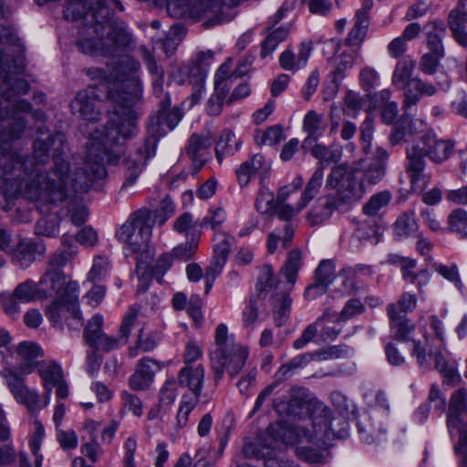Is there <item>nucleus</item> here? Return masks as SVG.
<instances>
[{
	"instance_id": "nucleus-1",
	"label": "nucleus",
	"mask_w": 467,
	"mask_h": 467,
	"mask_svg": "<svg viewBox=\"0 0 467 467\" xmlns=\"http://www.w3.org/2000/svg\"><path fill=\"white\" fill-rule=\"evenodd\" d=\"M136 127L132 122L125 123L118 128L112 121L104 133V141L90 140L88 146L86 161L83 167L77 169L68 179L56 182L47 177L45 188H33L30 195L26 196L37 203L42 213H47L51 207L63 205L66 215L70 217L75 225L83 224L88 218V211L82 203L78 192H87L91 188H97L98 182L107 177L104 162L115 165L120 162L124 153V144L133 138Z\"/></svg>"
},
{
	"instance_id": "nucleus-2",
	"label": "nucleus",
	"mask_w": 467,
	"mask_h": 467,
	"mask_svg": "<svg viewBox=\"0 0 467 467\" xmlns=\"http://www.w3.org/2000/svg\"><path fill=\"white\" fill-rule=\"evenodd\" d=\"M0 68L5 74L3 88L0 91V191L6 200L16 196L21 190V182L16 178L8 177L15 169L24 170L32 173V160L28 157L21 159L12 152V142L19 140L26 127V121L22 114L29 113L32 109L30 102L20 99L15 104L16 97L25 95L29 91L28 82L17 76L23 75L26 69L21 56L9 59L7 55L0 52Z\"/></svg>"
},
{
	"instance_id": "nucleus-3",
	"label": "nucleus",
	"mask_w": 467,
	"mask_h": 467,
	"mask_svg": "<svg viewBox=\"0 0 467 467\" xmlns=\"http://www.w3.org/2000/svg\"><path fill=\"white\" fill-rule=\"evenodd\" d=\"M140 70V64L134 57L123 56L119 58L111 73V77L118 82V86L110 88L108 93L109 99L116 103L119 109H115L101 130H97L91 134L94 140L104 141V133L112 121L118 128H122L125 123L132 122L136 127L133 137L138 134V113L134 107L140 103L143 95L142 84L138 75Z\"/></svg>"
},
{
	"instance_id": "nucleus-4",
	"label": "nucleus",
	"mask_w": 467,
	"mask_h": 467,
	"mask_svg": "<svg viewBox=\"0 0 467 467\" xmlns=\"http://www.w3.org/2000/svg\"><path fill=\"white\" fill-rule=\"evenodd\" d=\"M182 118V111L177 108H171V98L166 93L159 101V109L151 115L147 122L146 130L148 137L144 143L128 156L121 157V164L125 180L121 189L132 186L142 172L147 161L156 152L158 140L165 136L169 130H172ZM125 149V145L123 146Z\"/></svg>"
},
{
	"instance_id": "nucleus-5",
	"label": "nucleus",
	"mask_w": 467,
	"mask_h": 467,
	"mask_svg": "<svg viewBox=\"0 0 467 467\" xmlns=\"http://www.w3.org/2000/svg\"><path fill=\"white\" fill-rule=\"evenodd\" d=\"M53 148V167L49 171L37 172L34 178L26 184L25 195H30L31 190L36 188L41 190L47 185V177L51 178L54 182L68 179L70 175V166L66 160L68 147L64 133H50L45 126H39L36 129V139L33 144V161L36 165H44L49 160V151Z\"/></svg>"
},
{
	"instance_id": "nucleus-6",
	"label": "nucleus",
	"mask_w": 467,
	"mask_h": 467,
	"mask_svg": "<svg viewBox=\"0 0 467 467\" xmlns=\"http://www.w3.org/2000/svg\"><path fill=\"white\" fill-rule=\"evenodd\" d=\"M326 187L336 190L337 197L327 196L323 203L319 202L307 213V220L312 225L321 223L328 219L332 212L338 208V203H353L359 201L365 187L359 176L358 167L341 163L334 166L327 177Z\"/></svg>"
},
{
	"instance_id": "nucleus-7",
	"label": "nucleus",
	"mask_w": 467,
	"mask_h": 467,
	"mask_svg": "<svg viewBox=\"0 0 467 467\" xmlns=\"http://www.w3.org/2000/svg\"><path fill=\"white\" fill-rule=\"evenodd\" d=\"M153 225L151 213L148 209H140L132 213L115 234L123 244L125 255L137 260L136 273L142 277L147 275L149 262L155 254L150 243Z\"/></svg>"
},
{
	"instance_id": "nucleus-8",
	"label": "nucleus",
	"mask_w": 467,
	"mask_h": 467,
	"mask_svg": "<svg viewBox=\"0 0 467 467\" xmlns=\"http://www.w3.org/2000/svg\"><path fill=\"white\" fill-rule=\"evenodd\" d=\"M452 140L439 139L434 133H427L406 149V172L410 182V191L422 190L420 182L424 180L425 158L440 164L447 161L453 152Z\"/></svg>"
},
{
	"instance_id": "nucleus-9",
	"label": "nucleus",
	"mask_w": 467,
	"mask_h": 467,
	"mask_svg": "<svg viewBox=\"0 0 467 467\" xmlns=\"http://www.w3.org/2000/svg\"><path fill=\"white\" fill-rule=\"evenodd\" d=\"M248 355L245 347L229 337L227 327L219 324L215 329L214 345L210 351L211 368L214 372L215 382L223 379L225 371L231 378H234L244 368Z\"/></svg>"
},
{
	"instance_id": "nucleus-10",
	"label": "nucleus",
	"mask_w": 467,
	"mask_h": 467,
	"mask_svg": "<svg viewBox=\"0 0 467 467\" xmlns=\"http://www.w3.org/2000/svg\"><path fill=\"white\" fill-rule=\"evenodd\" d=\"M303 266V253L299 248L292 249L281 267L279 274L285 279V286L272 295V306L275 325L278 327L287 323L291 313L292 298L289 293L294 288L298 273Z\"/></svg>"
},
{
	"instance_id": "nucleus-11",
	"label": "nucleus",
	"mask_w": 467,
	"mask_h": 467,
	"mask_svg": "<svg viewBox=\"0 0 467 467\" xmlns=\"http://www.w3.org/2000/svg\"><path fill=\"white\" fill-rule=\"evenodd\" d=\"M308 389L300 386H293L289 390V407L302 409L307 402H312L314 410L319 412L318 417H314V425L319 427V431H330L337 433V430L333 426V418L331 410L324 403L317 399H312Z\"/></svg>"
},
{
	"instance_id": "nucleus-12",
	"label": "nucleus",
	"mask_w": 467,
	"mask_h": 467,
	"mask_svg": "<svg viewBox=\"0 0 467 467\" xmlns=\"http://www.w3.org/2000/svg\"><path fill=\"white\" fill-rule=\"evenodd\" d=\"M72 114L88 121L97 122L102 114V100L96 86H88L70 102Z\"/></svg>"
},
{
	"instance_id": "nucleus-13",
	"label": "nucleus",
	"mask_w": 467,
	"mask_h": 467,
	"mask_svg": "<svg viewBox=\"0 0 467 467\" xmlns=\"http://www.w3.org/2000/svg\"><path fill=\"white\" fill-rule=\"evenodd\" d=\"M80 21L76 46L78 50L90 56H110L111 47L106 44L104 31L91 24Z\"/></svg>"
},
{
	"instance_id": "nucleus-14",
	"label": "nucleus",
	"mask_w": 467,
	"mask_h": 467,
	"mask_svg": "<svg viewBox=\"0 0 467 467\" xmlns=\"http://www.w3.org/2000/svg\"><path fill=\"white\" fill-rule=\"evenodd\" d=\"M234 240L226 233H216L213 238V255L211 264L206 267L204 279H205V294H208L212 289L213 283L218 275H221L228 256L231 253L232 243Z\"/></svg>"
},
{
	"instance_id": "nucleus-15",
	"label": "nucleus",
	"mask_w": 467,
	"mask_h": 467,
	"mask_svg": "<svg viewBox=\"0 0 467 467\" xmlns=\"http://www.w3.org/2000/svg\"><path fill=\"white\" fill-rule=\"evenodd\" d=\"M5 378L16 401L25 404L31 414L36 413L40 410V400L37 392L25 384V377L18 372L9 370Z\"/></svg>"
},
{
	"instance_id": "nucleus-16",
	"label": "nucleus",
	"mask_w": 467,
	"mask_h": 467,
	"mask_svg": "<svg viewBox=\"0 0 467 467\" xmlns=\"http://www.w3.org/2000/svg\"><path fill=\"white\" fill-rule=\"evenodd\" d=\"M37 372L43 386L56 388L57 400H65L69 395V387L65 379L61 366L55 360H42L37 366Z\"/></svg>"
},
{
	"instance_id": "nucleus-17",
	"label": "nucleus",
	"mask_w": 467,
	"mask_h": 467,
	"mask_svg": "<svg viewBox=\"0 0 467 467\" xmlns=\"http://www.w3.org/2000/svg\"><path fill=\"white\" fill-rule=\"evenodd\" d=\"M213 138L209 133H192L185 146V152L191 159L195 172L202 170L205 162L211 158L210 148L213 144Z\"/></svg>"
},
{
	"instance_id": "nucleus-18",
	"label": "nucleus",
	"mask_w": 467,
	"mask_h": 467,
	"mask_svg": "<svg viewBox=\"0 0 467 467\" xmlns=\"http://www.w3.org/2000/svg\"><path fill=\"white\" fill-rule=\"evenodd\" d=\"M105 41L111 47L110 56L117 50H130L135 47V39L126 22L116 19L108 26Z\"/></svg>"
},
{
	"instance_id": "nucleus-19",
	"label": "nucleus",
	"mask_w": 467,
	"mask_h": 467,
	"mask_svg": "<svg viewBox=\"0 0 467 467\" xmlns=\"http://www.w3.org/2000/svg\"><path fill=\"white\" fill-rule=\"evenodd\" d=\"M205 369L201 364L196 367L190 365L184 366L178 373V382L182 388H187L191 393L190 397H196L200 400V396L203 387Z\"/></svg>"
},
{
	"instance_id": "nucleus-20",
	"label": "nucleus",
	"mask_w": 467,
	"mask_h": 467,
	"mask_svg": "<svg viewBox=\"0 0 467 467\" xmlns=\"http://www.w3.org/2000/svg\"><path fill=\"white\" fill-rule=\"evenodd\" d=\"M327 123L325 115L311 109L304 117L303 130L307 134L302 142V149L306 150L324 134Z\"/></svg>"
},
{
	"instance_id": "nucleus-21",
	"label": "nucleus",
	"mask_w": 467,
	"mask_h": 467,
	"mask_svg": "<svg viewBox=\"0 0 467 467\" xmlns=\"http://www.w3.org/2000/svg\"><path fill=\"white\" fill-rule=\"evenodd\" d=\"M436 93L437 88L433 84L425 82L419 77L413 78L403 88L402 109L407 111L415 106L423 96L431 97Z\"/></svg>"
},
{
	"instance_id": "nucleus-22",
	"label": "nucleus",
	"mask_w": 467,
	"mask_h": 467,
	"mask_svg": "<svg viewBox=\"0 0 467 467\" xmlns=\"http://www.w3.org/2000/svg\"><path fill=\"white\" fill-rule=\"evenodd\" d=\"M389 153L381 147L376 149L375 156L363 167V175L361 181L363 185H376L386 174L387 161Z\"/></svg>"
},
{
	"instance_id": "nucleus-23",
	"label": "nucleus",
	"mask_w": 467,
	"mask_h": 467,
	"mask_svg": "<svg viewBox=\"0 0 467 467\" xmlns=\"http://www.w3.org/2000/svg\"><path fill=\"white\" fill-rule=\"evenodd\" d=\"M16 354L21 362L19 365V375L25 376L34 371L41 361L38 358L43 357V351L39 346L34 342L24 341L17 345Z\"/></svg>"
},
{
	"instance_id": "nucleus-24",
	"label": "nucleus",
	"mask_w": 467,
	"mask_h": 467,
	"mask_svg": "<svg viewBox=\"0 0 467 467\" xmlns=\"http://www.w3.org/2000/svg\"><path fill=\"white\" fill-rule=\"evenodd\" d=\"M151 364L158 365L159 362L147 357L139 360L135 371L129 379L130 389L133 390H145L150 388L154 379Z\"/></svg>"
},
{
	"instance_id": "nucleus-25",
	"label": "nucleus",
	"mask_w": 467,
	"mask_h": 467,
	"mask_svg": "<svg viewBox=\"0 0 467 467\" xmlns=\"http://www.w3.org/2000/svg\"><path fill=\"white\" fill-rule=\"evenodd\" d=\"M45 253L46 245L43 242H20L15 251L14 260L21 268L26 269L35 262L36 255L43 256Z\"/></svg>"
},
{
	"instance_id": "nucleus-26",
	"label": "nucleus",
	"mask_w": 467,
	"mask_h": 467,
	"mask_svg": "<svg viewBox=\"0 0 467 467\" xmlns=\"http://www.w3.org/2000/svg\"><path fill=\"white\" fill-rule=\"evenodd\" d=\"M426 29V46L429 54L445 57V48L442 38L446 35V26L441 21H432L428 24Z\"/></svg>"
},
{
	"instance_id": "nucleus-27",
	"label": "nucleus",
	"mask_w": 467,
	"mask_h": 467,
	"mask_svg": "<svg viewBox=\"0 0 467 467\" xmlns=\"http://www.w3.org/2000/svg\"><path fill=\"white\" fill-rule=\"evenodd\" d=\"M312 51L311 44L301 43L298 54L296 56L292 51L285 50L279 57L280 67L288 71H296L305 67Z\"/></svg>"
},
{
	"instance_id": "nucleus-28",
	"label": "nucleus",
	"mask_w": 467,
	"mask_h": 467,
	"mask_svg": "<svg viewBox=\"0 0 467 467\" xmlns=\"http://www.w3.org/2000/svg\"><path fill=\"white\" fill-rule=\"evenodd\" d=\"M78 284L74 281L67 282L63 287L57 292L56 300L66 306L67 311L71 312L74 319L80 320L81 313L78 307Z\"/></svg>"
},
{
	"instance_id": "nucleus-29",
	"label": "nucleus",
	"mask_w": 467,
	"mask_h": 467,
	"mask_svg": "<svg viewBox=\"0 0 467 467\" xmlns=\"http://www.w3.org/2000/svg\"><path fill=\"white\" fill-rule=\"evenodd\" d=\"M269 169V165L265 160V158L260 154H254L246 161L243 162L236 169V176L238 182L241 186H245L249 183L253 175H254L259 171H267Z\"/></svg>"
},
{
	"instance_id": "nucleus-30",
	"label": "nucleus",
	"mask_w": 467,
	"mask_h": 467,
	"mask_svg": "<svg viewBox=\"0 0 467 467\" xmlns=\"http://www.w3.org/2000/svg\"><path fill=\"white\" fill-rule=\"evenodd\" d=\"M358 429L361 441L368 444L378 441L381 434L385 433L382 424L379 420L375 421L368 413L359 416Z\"/></svg>"
},
{
	"instance_id": "nucleus-31",
	"label": "nucleus",
	"mask_w": 467,
	"mask_h": 467,
	"mask_svg": "<svg viewBox=\"0 0 467 467\" xmlns=\"http://www.w3.org/2000/svg\"><path fill=\"white\" fill-rule=\"evenodd\" d=\"M390 319V328L398 340H408L409 335L414 330V325L410 322L406 315H400L396 311V305L389 304L387 306Z\"/></svg>"
},
{
	"instance_id": "nucleus-32",
	"label": "nucleus",
	"mask_w": 467,
	"mask_h": 467,
	"mask_svg": "<svg viewBox=\"0 0 467 467\" xmlns=\"http://www.w3.org/2000/svg\"><path fill=\"white\" fill-rule=\"evenodd\" d=\"M233 61L228 58L216 70L214 75V90L226 98L234 81L238 78L232 72Z\"/></svg>"
},
{
	"instance_id": "nucleus-33",
	"label": "nucleus",
	"mask_w": 467,
	"mask_h": 467,
	"mask_svg": "<svg viewBox=\"0 0 467 467\" xmlns=\"http://www.w3.org/2000/svg\"><path fill=\"white\" fill-rule=\"evenodd\" d=\"M307 150L319 161L318 166L324 169L325 164L338 162L342 157V149L337 145L325 146L315 142Z\"/></svg>"
},
{
	"instance_id": "nucleus-34",
	"label": "nucleus",
	"mask_w": 467,
	"mask_h": 467,
	"mask_svg": "<svg viewBox=\"0 0 467 467\" xmlns=\"http://www.w3.org/2000/svg\"><path fill=\"white\" fill-rule=\"evenodd\" d=\"M213 60V52L202 51L199 52L196 57L193 59L192 63L194 64V70L197 71V90L192 94V99L195 102H197L201 96V90L203 88V82L206 78L208 69Z\"/></svg>"
},
{
	"instance_id": "nucleus-35",
	"label": "nucleus",
	"mask_w": 467,
	"mask_h": 467,
	"mask_svg": "<svg viewBox=\"0 0 467 467\" xmlns=\"http://www.w3.org/2000/svg\"><path fill=\"white\" fill-rule=\"evenodd\" d=\"M67 283L66 276L62 270L48 268L38 282L40 290L46 295L57 294Z\"/></svg>"
},
{
	"instance_id": "nucleus-36",
	"label": "nucleus",
	"mask_w": 467,
	"mask_h": 467,
	"mask_svg": "<svg viewBox=\"0 0 467 467\" xmlns=\"http://www.w3.org/2000/svg\"><path fill=\"white\" fill-rule=\"evenodd\" d=\"M415 65V61L410 57H405L399 60L392 75V85L399 89H403L413 78L412 73Z\"/></svg>"
},
{
	"instance_id": "nucleus-37",
	"label": "nucleus",
	"mask_w": 467,
	"mask_h": 467,
	"mask_svg": "<svg viewBox=\"0 0 467 467\" xmlns=\"http://www.w3.org/2000/svg\"><path fill=\"white\" fill-rule=\"evenodd\" d=\"M243 144L241 139H237L230 130H223L215 146V155L219 162L227 155H234Z\"/></svg>"
},
{
	"instance_id": "nucleus-38",
	"label": "nucleus",
	"mask_w": 467,
	"mask_h": 467,
	"mask_svg": "<svg viewBox=\"0 0 467 467\" xmlns=\"http://www.w3.org/2000/svg\"><path fill=\"white\" fill-rule=\"evenodd\" d=\"M324 168L317 166L307 182L301 198L298 201V210H303L319 192L323 183Z\"/></svg>"
},
{
	"instance_id": "nucleus-39",
	"label": "nucleus",
	"mask_w": 467,
	"mask_h": 467,
	"mask_svg": "<svg viewBox=\"0 0 467 467\" xmlns=\"http://www.w3.org/2000/svg\"><path fill=\"white\" fill-rule=\"evenodd\" d=\"M314 360L312 352H306L296 356L287 363L283 364L275 373L277 381L284 382L292 377L294 370L303 368Z\"/></svg>"
},
{
	"instance_id": "nucleus-40",
	"label": "nucleus",
	"mask_w": 467,
	"mask_h": 467,
	"mask_svg": "<svg viewBox=\"0 0 467 467\" xmlns=\"http://www.w3.org/2000/svg\"><path fill=\"white\" fill-rule=\"evenodd\" d=\"M417 230L418 223L413 211L402 213L393 224V233L397 239L408 238Z\"/></svg>"
},
{
	"instance_id": "nucleus-41",
	"label": "nucleus",
	"mask_w": 467,
	"mask_h": 467,
	"mask_svg": "<svg viewBox=\"0 0 467 467\" xmlns=\"http://www.w3.org/2000/svg\"><path fill=\"white\" fill-rule=\"evenodd\" d=\"M278 284L279 283L275 280L274 268L270 265H264L260 269L255 286V294L254 296L265 299L273 287H275V290L277 289Z\"/></svg>"
},
{
	"instance_id": "nucleus-42",
	"label": "nucleus",
	"mask_w": 467,
	"mask_h": 467,
	"mask_svg": "<svg viewBox=\"0 0 467 467\" xmlns=\"http://www.w3.org/2000/svg\"><path fill=\"white\" fill-rule=\"evenodd\" d=\"M444 346L440 345L439 349L436 351L430 350L428 356L430 359H433L436 369L441 374L444 379V382L450 384L459 380V375L452 366H450L446 361L442 349Z\"/></svg>"
},
{
	"instance_id": "nucleus-43",
	"label": "nucleus",
	"mask_w": 467,
	"mask_h": 467,
	"mask_svg": "<svg viewBox=\"0 0 467 467\" xmlns=\"http://www.w3.org/2000/svg\"><path fill=\"white\" fill-rule=\"evenodd\" d=\"M467 23V14L458 13L457 10H451L448 17V25L452 32V36L456 42L467 47V33L465 32V25Z\"/></svg>"
},
{
	"instance_id": "nucleus-44",
	"label": "nucleus",
	"mask_w": 467,
	"mask_h": 467,
	"mask_svg": "<svg viewBox=\"0 0 467 467\" xmlns=\"http://www.w3.org/2000/svg\"><path fill=\"white\" fill-rule=\"evenodd\" d=\"M391 199L392 193L389 190L379 192L368 199L364 204L362 211L368 216H377L381 209L389 205Z\"/></svg>"
},
{
	"instance_id": "nucleus-45",
	"label": "nucleus",
	"mask_w": 467,
	"mask_h": 467,
	"mask_svg": "<svg viewBox=\"0 0 467 467\" xmlns=\"http://www.w3.org/2000/svg\"><path fill=\"white\" fill-rule=\"evenodd\" d=\"M161 335L158 332H150L144 335L143 329L140 330L136 346L130 348L129 354L130 358H135L139 354V350L143 352L152 351L161 341Z\"/></svg>"
},
{
	"instance_id": "nucleus-46",
	"label": "nucleus",
	"mask_w": 467,
	"mask_h": 467,
	"mask_svg": "<svg viewBox=\"0 0 467 467\" xmlns=\"http://www.w3.org/2000/svg\"><path fill=\"white\" fill-rule=\"evenodd\" d=\"M103 317L99 314L93 316L88 321L83 331V338L88 347L92 348L96 342L105 334L103 332Z\"/></svg>"
},
{
	"instance_id": "nucleus-47",
	"label": "nucleus",
	"mask_w": 467,
	"mask_h": 467,
	"mask_svg": "<svg viewBox=\"0 0 467 467\" xmlns=\"http://www.w3.org/2000/svg\"><path fill=\"white\" fill-rule=\"evenodd\" d=\"M287 36L288 29L284 26H280L269 33L262 43L261 57L265 58L270 56Z\"/></svg>"
},
{
	"instance_id": "nucleus-48",
	"label": "nucleus",
	"mask_w": 467,
	"mask_h": 467,
	"mask_svg": "<svg viewBox=\"0 0 467 467\" xmlns=\"http://www.w3.org/2000/svg\"><path fill=\"white\" fill-rule=\"evenodd\" d=\"M185 36V27L181 24H174L171 26L167 36L162 39L161 46L167 56H171L183 36Z\"/></svg>"
},
{
	"instance_id": "nucleus-49",
	"label": "nucleus",
	"mask_w": 467,
	"mask_h": 467,
	"mask_svg": "<svg viewBox=\"0 0 467 467\" xmlns=\"http://www.w3.org/2000/svg\"><path fill=\"white\" fill-rule=\"evenodd\" d=\"M76 254L77 247L75 245L59 247L49 255L47 267L62 270L73 259Z\"/></svg>"
},
{
	"instance_id": "nucleus-50",
	"label": "nucleus",
	"mask_w": 467,
	"mask_h": 467,
	"mask_svg": "<svg viewBox=\"0 0 467 467\" xmlns=\"http://www.w3.org/2000/svg\"><path fill=\"white\" fill-rule=\"evenodd\" d=\"M369 26V20L354 17V26L345 40L347 46L359 47L364 41Z\"/></svg>"
},
{
	"instance_id": "nucleus-51",
	"label": "nucleus",
	"mask_w": 467,
	"mask_h": 467,
	"mask_svg": "<svg viewBox=\"0 0 467 467\" xmlns=\"http://www.w3.org/2000/svg\"><path fill=\"white\" fill-rule=\"evenodd\" d=\"M335 68L331 72L332 82L338 87L354 65V57L351 54L343 52L335 60Z\"/></svg>"
},
{
	"instance_id": "nucleus-52",
	"label": "nucleus",
	"mask_w": 467,
	"mask_h": 467,
	"mask_svg": "<svg viewBox=\"0 0 467 467\" xmlns=\"http://www.w3.org/2000/svg\"><path fill=\"white\" fill-rule=\"evenodd\" d=\"M449 231L457 234L460 238H467V212L455 209L448 216Z\"/></svg>"
},
{
	"instance_id": "nucleus-53",
	"label": "nucleus",
	"mask_w": 467,
	"mask_h": 467,
	"mask_svg": "<svg viewBox=\"0 0 467 467\" xmlns=\"http://www.w3.org/2000/svg\"><path fill=\"white\" fill-rule=\"evenodd\" d=\"M226 220V212L222 207H212L208 210L207 215L200 223L202 228H210L219 233V229Z\"/></svg>"
},
{
	"instance_id": "nucleus-54",
	"label": "nucleus",
	"mask_w": 467,
	"mask_h": 467,
	"mask_svg": "<svg viewBox=\"0 0 467 467\" xmlns=\"http://www.w3.org/2000/svg\"><path fill=\"white\" fill-rule=\"evenodd\" d=\"M199 400L196 397H190L188 393L182 396L179 410L176 416L177 426L179 428H184L189 420V415L192 410L196 407Z\"/></svg>"
},
{
	"instance_id": "nucleus-55",
	"label": "nucleus",
	"mask_w": 467,
	"mask_h": 467,
	"mask_svg": "<svg viewBox=\"0 0 467 467\" xmlns=\"http://www.w3.org/2000/svg\"><path fill=\"white\" fill-rule=\"evenodd\" d=\"M379 231L380 228L376 223H372L370 221H364L358 225L353 236L360 242L373 241L377 244L379 241Z\"/></svg>"
},
{
	"instance_id": "nucleus-56",
	"label": "nucleus",
	"mask_w": 467,
	"mask_h": 467,
	"mask_svg": "<svg viewBox=\"0 0 467 467\" xmlns=\"http://www.w3.org/2000/svg\"><path fill=\"white\" fill-rule=\"evenodd\" d=\"M467 410V391L460 389L450 398L447 416H462Z\"/></svg>"
},
{
	"instance_id": "nucleus-57",
	"label": "nucleus",
	"mask_w": 467,
	"mask_h": 467,
	"mask_svg": "<svg viewBox=\"0 0 467 467\" xmlns=\"http://www.w3.org/2000/svg\"><path fill=\"white\" fill-rule=\"evenodd\" d=\"M431 267L439 273L443 278L453 283L459 289H462L463 285L460 278L458 266L456 264L443 265L433 262Z\"/></svg>"
},
{
	"instance_id": "nucleus-58",
	"label": "nucleus",
	"mask_w": 467,
	"mask_h": 467,
	"mask_svg": "<svg viewBox=\"0 0 467 467\" xmlns=\"http://www.w3.org/2000/svg\"><path fill=\"white\" fill-rule=\"evenodd\" d=\"M325 315L318 317L314 323L309 324L303 330L301 336L296 338L293 343V348L295 349H301L306 347L308 343L312 342L314 338L317 337L318 332V327L321 326L322 321L324 320Z\"/></svg>"
},
{
	"instance_id": "nucleus-59",
	"label": "nucleus",
	"mask_w": 467,
	"mask_h": 467,
	"mask_svg": "<svg viewBox=\"0 0 467 467\" xmlns=\"http://www.w3.org/2000/svg\"><path fill=\"white\" fill-rule=\"evenodd\" d=\"M20 303H29L37 298L36 284L32 280H26L19 284L13 292Z\"/></svg>"
},
{
	"instance_id": "nucleus-60",
	"label": "nucleus",
	"mask_w": 467,
	"mask_h": 467,
	"mask_svg": "<svg viewBox=\"0 0 467 467\" xmlns=\"http://www.w3.org/2000/svg\"><path fill=\"white\" fill-rule=\"evenodd\" d=\"M68 315L71 316V312L67 311L66 306L56 299L46 309V316L54 326L67 321Z\"/></svg>"
},
{
	"instance_id": "nucleus-61",
	"label": "nucleus",
	"mask_w": 467,
	"mask_h": 467,
	"mask_svg": "<svg viewBox=\"0 0 467 467\" xmlns=\"http://www.w3.org/2000/svg\"><path fill=\"white\" fill-rule=\"evenodd\" d=\"M127 342L119 335V337H112L104 334L91 348L96 351H102L105 353L118 349L119 348L126 345Z\"/></svg>"
},
{
	"instance_id": "nucleus-62",
	"label": "nucleus",
	"mask_w": 467,
	"mask_h": 467,
	"mask_svg": "<svg viewBox=\"0 0 467 467\" xmlns=\"http://www.w3.org/2000/svg\"><path fill=\"white\" fill-rule=\"evenodd\" d=\"M198 248V238H192L191 241L186 242L185 244H179L174 247L171 251V255L173 258L181 260V261H188L192 258V256L197 252Z\"/></svg>"
},
{
	"instance_id": "nucleus-63",
	"label": "nucleus",
	"mask_w": 467,
	"mask_h": 467,
	"mask_svg": "<svg viewBox=\"0 0 467 467\" xmlns=\"http://www.w3.org/2000/svg\"><path fill=\"white\" fill-rule=\"evenodd\" d=\"M335 276V265L331 260L321 261L315 271V279L328 286Z\"/></svg>"
},
{
	"instance_id": "nucleus-64",
	"label": "nucleus",
	"mask_w": 467,
	"mask_h": 467,
	"mask_svg": "<svg viewBox=\"0 0 467 467\" xmlns=\"http://www.w3.org/2000/svg\"><path fill=\"white\" fill-rule=\"evenodd\" d=\"M255 207L260 213L265 214L275 210V200L274 193L267 188H262L255 200Z\"/></svg>"
}]
</instances>
